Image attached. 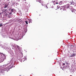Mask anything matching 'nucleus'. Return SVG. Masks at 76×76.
I'll list each match as a JSON object with an SVG mask.
<instances>
[{
  "mask_svg": "<svg viewBox=\"0 0 76 76\" xmlns=\"http://www.w3.org/2000/svg\"><path fill=\"white\" fill-rule=\"evenodd\" d=\"M75 56H76V55H75V54L74 53H73V54H72L69 57H75Z\"/></svg>",
  "mask_w": 76,
  "mask_h": 76,
  "instance_id": "4",
  "label": "nucleus"
},
{
  "mask_svg": "<svg viewBox=\"0 0 76 76\" xmlns=\"http://www.w3.org/2000/svg\"><path fill=\"white\" fill-rule=\"evenodd\" d=\"M47 5H46V7L47 9H48V7H47Z\"/></svg>",
  "mask_w": 76,
  "mask_h": 76,
  "instance_id": "13",
  "label": "nucleus"
},
{
  "mask_svg": "<svg viewBox=\"0 0 76 76\" xmlns=\"http://www.w3.org/2000/svg\"><path fill=\"white\" fill-rule=\"evenodd\" d=\"M42 6H44V4H42Z\"/></svg>",
  "mask_w": 76,
  "mask_h": 76,
  "instance_id": "16",
  "label": "nucleus"
},
{
  "mask_svg": "<svg viewBox=\"0 0 76 76\" xmlns=\"http://www.w3.org/2000/svg\"><path fill=\"white\" fill-rule=\"evenodd\" d=\"M15 11V9H12L11 10V12H14Z\"/></svg>",
  "mask_w": 76,
  "mask_h": 76,
  "instance_id": "6",
  "label": "nucleus"
},
{
  "mask_svg": "<svg viewBox=\"0 0 76 76\" xmlns=\"http://www.w3.org/2000/svg\"><path fill=\"white\" fill-rule=\"evenodd\" d=\"M25 22H26V25H28V22H27V21H25Z\"/></svg>",
  "mask_w": 76,
  "mask_h": 76,
  "instance_id": "11",
  "label": "nucleus"
},
{
  "mask_svg": "<svg viewBox=\"0 0 76 76\" xmlns=\"http://www.w3.org/2000/svg\"><path fill=\"white\" fill-rule=\"evenodd\" d=\"M10 15H12V12H10Z\"/></svg>",
  "mask_w": 76,
  "mask_h": 76,
  "instance_id": "14",
  "label": "nucleus"
},
{
  "mask_svg": "<svg viewBox=\"0 0 76 76\" xmlns=\"http://www.w3.org/2000/svg\"><path fill=\"white\" fill-rule=\"evenodd\" d=\"M71 4H72V5H75V3L73 1L72 2Z\"/></svg>",
  "mask_w": 76,
  "mask_h": 76,
  "instance_id": "9",
  "label": "nucleus"
},
{
  "mask_svg": "<svg viewBox=\"0 0 76 76\" xmlns=\"http://www.w3.org/2000/svg\"><path fill=\"white\" fill-rule=\"evenodd\" d=\"M69 8L72 11V12L73 13H75V11H76V10L73 8V7H69Z\"/></svg>",
  "mask_w": 76,
  "mask_h": 76,
  "instance_id": "2",
  "label": "nucleus"
},
{
  "mask_svg": "<svg viewBox=\"0 0 76 76\" xmlns=\"http://www.w3.org/2000/svg\"><path fill=\"white\" fill-rule=\"evenodd\" d=\"M69 6H70L69 4H68L62 7L60 9V10H66V9H69Z\"/></svg>",
  "mask_w": 76,
  "mask_h": 76,
  "instance_id": "1",
  "label": "nucleus"
},
{
  "mask_svg": "<svg viewBox=\"0 0 76 76\" xmlns=\"http://www.w3.org/2000/svg\"><path fill=\"white\" fill-rule=\"evenodd\" d=\"M7 5L5 4L4 5V8H7Z\"/></svg>",
  "mask_w": 76,
  "mask_h": 76,
  "instance_id": "8",
  "label": "nucleus"
},
{
  "mask_svg": "<svg viewBox=\"0 0 76 76\" xmlns=\"http://www.w3.org/2000/svg\"><path fill=\"white\" fill-rule=\"evenodd\" d=\"M39 16H41V14H39Z\"/></svg>",
  "mask_w": 76,
  "mask_h": 76,
  "instance_id": "18",
  "label": "nucleus"
},
{
  "mask_svg": "<svg viewBox=\"0 0 76 76\" xmlns=\"http://www.w3.org/2000/svg\"><path fill=\"white\" fill-rule=\"evenodd\" d=\"M56 4H58V3H57V2L56 3Z\"/></svg>",
  "mask_w": 76,
  "mask_h": 76,
  "instance_id": "19",
  "label": "nucleus"
},
{
  "mask_svg": "<svg viewBox=\"0 0 76 76\" xmlns=\"http://www.w3.org/2000/svg\"><path fill=\"white\" fill-rule=\"evenodd\" d=\"M29 23H32V20L31 19H30L29 20Z\"/></svg>",
  "mask_w": 76,
  "mask_h": 76,
  "instance_id": "7",
  "label": "nucleus"
},
{
  "mask_svg": "<svg viewBox=\"0 0 76 76\" xmlns=\"http://www.w3.org/2000/svg\"><path fill=\"white\" fill-rule=\"evenodd\" d=\"M17 47L18 49V50L19 51L20 50V47H19V46L17 45Z\"/></svg>",
  "mask_w": 76,
  "mask_h": 76,
  "instance_id": "5",
  "label": "nucleus"
},
{
  "mask_svg": "<svg viewBox=\"0 0 76 76\" xmlns=\"http://www.w3.org/2000/svg\"><path fill=\"white\" fill-rule=\"evenodd\" d=\"M37 1H38V2H39V3H40L41 4L43 3V1L41 0H37Z\"/></svg>",
  "mask_w": 76,
  "mask_h": 76,
  "instance_id": "3",
  "label": "nucleus"
},
{
  "mask_svg": "<svg viewBox=\"0 0 76 76\" xmlns=\"http://www.w3.org/2000/svg\"><path fill=\"white\" fill-rule=\"evenodd\" d=\"M6 10H7V9H6Z\"/></svg>",
  "mask_w": 76,
  "mask_h": 76,
  "instance_id": "22",
  "label": "nucleus"
},
{
  "mask_svg": "<svg viewBox=\"0 0 76 76\" xmlns=\"http://www.w3.org/2000/svg\"><path fill=\"white\" fill-rule=\"evenodd\" d=\"M21 55H23V53H21Z\"/></svg>",
  "mask_w": 76,
  "mask_h": 76,
  "instance_id": "17",
  "label": "nucleus"
},
{
  "mask_svg": "<svg viewBox=\"0 0 76 76\" xmlns=\"http://www.w3.org/2000/svg\"><path fill=\"white\" fill-rule=\"evenodd\" d=\"M1 26H3V25L2 24H0V27H1Z\"/></svg>",
  "mask_w": 76,
  "mask_h": 76,
  "instance_id": "10",
  "label": "nucleus"
},
{
  "mask_svg": "<svg viewBox=\"0 0 76 76\" xmlns=\"http://www.w3.org/2000/svg\"><path fill=\"white\" fill-rule=\"evenodd\" d=\"M71 46L72 47H74V45H71Z\"/></svg>",
  "mask_w": 76,
  "mask_h": 76,
  "instance_id": "12",
  "label": "nucleus"
},
{
  "mask_svg": "<svg viewBox=\"0 0 76 76\" xmlns=\"http://www.w3.org/2000/svg\"><path fill=\"white\" fill-rule=\"evenodd\" d=\"M63 65H65V63H63Z\"/></svg>",
  "mask_w": 76,
  "mask_h": 76,
  "instance_id": "15",
  "label": "nucleus"
},
{
  "mask_svg": "<svg viewBox=\"0 0 76 76\" xmlns=\"http://www.w3.org/2000/svg\"><path fill=\"white\" fill-rule=\"evenodd\" d=\"M0 14H1V13H0Z\"/></svg>",
  "mask_w": 76,
  "mask_h": 76,
  "instance_id": "23",
  "label": "nucleus"
},
{
  "mask_svg": "<svg viewBox=\"0 0 76 76\" xmlns=\"http://www.w3.org/2000/svg\"><path fill=\"white\" fill-rule=\"evenodd\" d=\"M59 3H61V1Z\"/></svg>",
  "mask_w": 76,
  "mask_h": 76,
  "instance_id": "21",
  "label": "nucleus"
},
{
  "mask_svg": "<svg viewBox=\"0 0 76 76\" xmlns=\"http://www.w3.org/2000/svg\"><path fill=\"white\" fill-rule=\"evenodd\" d=\"M10 9H11V8H10V9L9 10H10Z\"/></svg>",
  "mask_w": 76,
  "mask_h": 76,
  "instance_id": "20",
  "label": "nucleus"
}]
</instances>
